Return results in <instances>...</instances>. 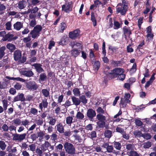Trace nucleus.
<instances>
[{"label":"nucleus","instance_id":"nucleus-1","mask_svg":"<svg viewBox=\"0 0 156 156\" xmlns=\"http://www.w3.org/2000/svg\"><path fill=\"white\" fill-rule=\"evenodd\" d=\"M111 67L109 66H106L104 69L103 73L105 75L104 76V82H106L108 80L116 78L117 76L120 72V69L119 67L110 70Z\"/></svg>","mask_w":156,"mask_h":156},{"label":"nucleus","instance_id":"nucleus-2","mask_svg":"<svg viewBox=\"0 0 156 156\" xmlns=\"http://www.w3.org/2000/svg\"><path fill=\"white\" fill-rule=\"evenodd\" d=\"M122 3H119L116 8L117 14L120 13L122 16H125L128 9V2L126 0H122Z\"/></svg>","mask_w":156,"mask_h":156},{"label":"nucleus","instance_id":"nucleus-3","mask_svg":"<svg viewBox=\"0 0 156 156\" xmlns=\"http://www.w3.org/2000/svg\"><path fill=\"white\" fill-rule=\"evenodd\" d=\"M63 146L66 152L68 154L73 155L75 154V148L72 143L66 141L64 143Z\"/></svg>","mask_w":156,"mask_h":156},{"label":"nucleus","instance_id":"nucleus-4","mask_svg":"<svg viewBox=\"0 0 156 156\" xmlns=\"http://www.w3.org/2000/svg\"><path fill=\"white\" fill-rule=\"evenodd\" d=\"M42 28L40 25H37L34 27L33 30L30 33L31 34V37L35 39L39 36L40 32L41 31Z\"/></svg>","mask_w":156,"mask_h":156},{"label":"nucleus","instance_id":"nucleus-5","mask_svg":"<svg viewBox=\"0 0 156 156\" xmlns=\"http://www.w3.org/2000/svg\"><path fill=\"white\" fill-rule=\"evenodd\" d=\"M96 118L98 120L97 123L98 126L101 128H103L106 124V117L103 115L98 114L96 115Z\"/></svg>","mask_w":156,"mask_h":156},{"label":"nucleus","instance_id":"nucleus-6","mask_svg":"<svg viewBox=\"0 0 156 156\" xmlns=\"http://www.w3.org/2000/svg\"><path fill=\"white\" fill-rule=\"evenodd\" d=\"M101 146L103 148H106V152L108 153H112L116 155L118 154L119 153V151H117L114 150L113 146L109 145V144L107 142L104 143Z\"/></svg>","mask_w":156,"mask_h":156},{"label":"nucleus","instance_id":"nucleus-7","mask_svg":"<svg viewBox=\"0 0 156 156\" xmlns=\"http://www.w3.org/2000/svg\"><path fill=\"white\" fill-rule=\"evenodd\" d=\"M96 115V113L95 110L92 108H89L87 111L86 117L89 120L93 121Z\"/></svg>","mask_w":156,"mask_h":156},{"label":"nucleus","instance_id":"nucleus-8","mask_svg":"<svg viewBox=\"0 0 156 156\" xmlns=\"http://www.w3.org/2000/svg\"><path fill=\"white\" fill-rule=\"evenodd\" d=\"M80 32V30L79 29L70 31L69 33V37L72 40H75L79 37Z\"/></svg>","mask_w":156,"mask_h":156},{"label":"nucleus","instance_id":"nucleus-9","mask_svg":"<svg viewBox=\"0 0 156 156\" xmlns=\"http://www.w3.org/2000/svg\"><path fill=\"white\" fill-rule=\"evenodd\" d=\"M26 87L30 90L34 91L36 90L38 88L37 84L33 81H30L26 83Z\"/></svg>","mask_w":156,"mask_h":156},{"label":"nucleus","instance_id":"nucleus-10","mask_svg":"<svg viewBox=\"0 0 156 156\" xmlns=\"http://www.w3.org/2000/svg\"><path fill=\"white\" fill-rule=\"evenodd\" d=\"M73 2L71 1L67 3L66 7V4L62 5V10L66 12L72 11L73 10Z\"/></svg>","mask_w":156,"mask_h":156},{"label":"nucleus","instance_id":"nucleus-11","mask_svg":"<svg viewBox=\"0 0 156 156\" xmlns=\"http://www.w3.org/2000/svg\"><path fill=\"white\" fill-rule=\"evenodd\" d=\"M27 133H24L21 134L15 133L13 135L12 140L15 141L21 142L26 138Z\"/></svg>","mask_w":156,"mask_h":156},{"label":"nucleus","instance_id":"nucleus-12","mask_svg":"<svg viewBox=\"0 0 156 156\" xmlns=\"http://www.w3.org/2000/svg\"><path fill=\"white\" fill-rule=\"evenodd\" d=\"M32 67H34L36 72L37 74H39L43 72H44V70L42 67V65L41 64L35 63L32 65Z\"/></svg>","mask_w":156,"mask_h":156},{"label":"nucleus","instance_id":"nucleus-13","mask_svg":"<svg viewBox=\"0 0 156 156\" xmlns=\"http://www.w3.org/2000/svg\"><path fill=\"white\" fill-rule=\"evenodd\" d=\"M18 38V37L16 36L14 37L13 34H10L8 33L5 35L4 37V39H3L4 41H8L10 42L13 40H15Z\"/></svg>","mask_w":156,"mask_h":156},{"label":"nucleus","instance_id":"nucleus-14","mask_svg":"<svg viewBox=\"0 0 156 156\" xmlns=\"http://www.w3.org/2000/svg\"><path fill=\"white\" fill-rule=\"evenodd\" d=\"M26 101V98L24 96V94L22 93L19 94L16 96L15 97L12 102H15L18 101Z\"/></svg>","mask_w":156,"mask_h":156},{"label":"nucleus","instance_id":"nucleus-15","mask_svg":"<svg viewBox=\"0 0 156 156\" xmlns=\"http://www.w3.org/2000/svg\"><path fill=\"white\" fill-rule=\"evenodd\" d=\"M14 60L15 61H17L21 59L22 57L21 51L19 50H16L13 54Z\"/></svg>","mask_w":156,"mask_h":156},{"label":"nucleus","instance_id":"nucleus-16","mask_svg":"<svg viewBox=\"0 0 156 156\" xmlns=\"http://www.w3.org/2000/svg\"><path fill=\"white\" fill-rule=\"evenodd\" d=\"M25 69H23L21 71L22 74L24 76L28 77H30L33 76L34 75V73L33 71L31 70H26Z\"/></svg>","mask_w":156,"mask_h":156},{"label":"nucleus","instance_id":"nucleus-17","mask_svg":"<svg viewBox=\"0 0 156 156\" xmlns=\"http://www.w3.org/2000/svg\"><path fill=\"white\" fill-rule=\"evenodd\" d=\"M48 105V103L47 99L46 98H44L42 100L41 102L40 103L39 105L40 109L42 110L43 108H47Z\"/></svg>","mask_w":156,"mask_h":156},{"label":"nucleus","instance_id":"nucleus-18","mask_svg":"<svg viewBox=\"0 0 156 156\" xmlns=\"http://www.w3.org/2000/svg\"><path fill=\"white\" fill-rule=\"evenodd\" d=\"M119 68L120 69V72L117 76L116 78L117 77L119 80L123 81L125 79L126 77V75L123 73L124 72V69L120 68L119 67Z\"/></svg>","mask_w":156,"mask_h":156},{"label":"nucleus","instance_id":"nucleus-19","mask_svg":"<svg viewBox=\"0 0 156 156\" xmlns=\"http://www.w3.org/2000/svg\"><path fill=\"white\" fill-rule=\"evenodd\" d=\"M68 40L69 39L67 37L64 36L62 37L58 43L60 45L63 46L68 44Z\"/></svg>","mask_w":156,"mask_h":156},{"label":"nucleus","instance_id":"nucleus-20","mask_svg":"<svg viewBox=\"0 0 156 156\" xmlns=\"http://www.w3.org/2000/svg\"><path fill=\"white\" fill-rule=\"evenodd\" d=\"M64 126L62 125L61 122H60L58 124L56 125L55 127H57V130L60 133H64Z\"/></svg>","mask_w":156,"mask_h":156},{"label":"nucleus","instance_id":"nucleus-21","mask_svg":"<svg viewBox=\"0 0 156 156\" xmlns=\"http://www.w3.org/2000/svg\"><path fill=\"white\" fill-rule=\"evenodd\" d=\"M23 23L20 22H17L13 25L14 28L17 30H19L23 27Z\"/></svg>","mask_w":156,"mask_h":156},{"label":"nucleus","instance_id":"nucleus-22","mask_svg":"<svg viewBox=\"0 0 156 156\" xmlns=\"http://www.w3.org/2000/svg\"><path fill=\"white\" fill-rule=\"evenodd\" d=\"M30 135L29 136L30 134L27 135V138H30L33 141H35L37 139V134L35 133H34L33 131H31L30 133Z\"/></svg>","mask_w":156,"mask_h":156},{"label":"nucleus","instance_id":"nucleus-23","mask_svg":"<svg viewBox=\"0 0 156 156\" xmlns=\"http://www.w3.org/2000/svg\"><path fill=\"white\" fill-rule=\"evenodd\" d=\"M113 147L117 150H120L122 146L120 142L114 141L113 143Z\"/></svg>","mask_w":156,"mask_h":156},{"label":"nucleus","instance_id":"nucleus-24","mask_svg":"<svg viewBox=\"0 0 156 156\" xmlns=\"http://www.w3.org/2000/svg\"><path fill=\"white\" fill-rule=\"evenodd\" d=\"M72 101L73 104L76 106L79 105L80 104V98H76L75 96H73L71 97Z\"/></svg>","mask_w":156,"mask_h":156},{"label":"nucleus","instance_id":"nucleus-25","mask_svg":"<svg viewBox=\"0 0 156 156\" xmlns=\"http://www.w3.org/2000/svg\"><path fill=\"white\" fill-rule=\"evenodd\" d=\"M47 79V76L45 73L43 72L40 74L39 78L40 81L43 82L45 81Z\"/></svg>","mask_w":156,"mask_h":156},{"label":"nucleus","instance_id":"nucleus-26","mask_svg":"<svg viewBox=\"0 0 156 156\" xmlns=\"http://www.w3.org/2000/svg\"><path fill=\"white\" fill-rule=\"evenodd\" d=\"M90 20L93 23V26L95 27L97 25V22L94 13L93 12L91 13Z\"/></svg>","mask_w":156,"mask_h":156},{"label":"nucleus","instance_id":"nucleus-27","mask_svg":"<svg viewBox=\"0 0 156 156\" xmlns=\"http://www.w3.org/2000/svg\"><path fill=\"white\" fill-rule=\"evenodd\" d=\"M79 98L80 103L82 102L84 105H85L87 103V100L86 98V96L84 95L80 96Z\"/></svg>","mask_w":156,"mask_h":156},{"label":"nucleus","instance_id":"nucleus-28","mask_svg":"<svg viewBox=\"0 0 156 156\" xmlns=\"http://www.w3.org/2000/svg\"><path fill=\"white\" fill-rule=\"evenodd\" d=\"M123 30L124 34L126 36V34H129L130 35L132 34V32L130 29V27L127 28L126 26H125L123 28Z\"/></svg>","mask_w":156,"mask_h":156},{"label":"nucleus","instance_id":"nucleus-29","mask_svg":"<svg viewBox=\"0 0 156 156\" xmlns=\"http://www.w3.org/2000/svg\"><path fill=\"white\" fill-rule=\"evenodd\" d=\"M101 66V63L98 61H96L95 62L93 65V68L95 71H97L99 69Z\"/></svg>","mask_w":156,"mask_h":156},{"label":"nucleus","instance_id":"nucleus-30","mask_svg":"<svg viewBox=\"0 0 156 156\" xmlns=\"http://www.w3.org/2000/svg\"><path fill=\"white\" fill-rule=\"evenodd\" d=\"M27 4V3L25 1H20L18 4V8L20 9H23L25 7Z\"/></svg>","mask_w":156,"mask_h":156},{"label":"nucleus","instance_id":"nucleus-31","mask_svg":"<svg viewBox=\"0 0 156 156\" xmlns=\"http://www.w3.org/2000/svg\"><path fill=\"white\" fill-rule=\"evenodd\" d=\"M6 47L11 52H13V51L16 49L15 45L12 43L8 44L6 45Z\"/></svg>","mask_w":156,"mask_h":156},{"label":"nucleus","instance_id":"nucleus-32","mask_svg":"<svg viewBox=\"0 0 156 156\" xmlns=\"http://www.w3.org/2000/svg\"><path fill=\"white\" fill-rule=\"evenodd\" d=\"M126 149L127 150V151H130L134 150L135 146L133 144H126Z\"/></svg>","mask_w":156,"mask_h":156},{"label":"nucleus","instance_id":"nucleus-33","mask_svg":"<svg viewBox=\"0 0 156 156\" xmlns=\"http://www.w3.org/2000/svg\"><path fill=\"white\" fill-rule=\"evenodd\" d=\"M111 64L115 66H120L122 65V61H112Z\"/></svg>","mask_w":156,"mask_h":156},{"label":"nucleus","instance_id":"nucleus-34","mask_svg":"<svg viewBox=\"0 0 156 156\" xmlns=\"http://www.w3.org/2000/svg\"><path fill=\"white\" fill-rule=\"evenodd\" d=\"M60 28L58 30L59 32L63 33L64 30H65L67 27L66 23L64 22H62L61 23L60 25Z\"/></svg>","mask_w":156,"mask_h":156},{"label":"nucleus","instance_id":"nucleus-35","mask_svg":"<svg viewBox=\"0 0 156 156\" xmlns=\"http://www.w3.org/2000/svg\"><path fill=\"white\" fill-rule=\"evenodd\" d=\"M80 53V52L77 49H74L71 51L72 56L74 57H76L78 56Z\"/></svg>","mask_w":156,"mask_h":156},{"label":"nucleus","instance_id":"nucleus-36","mask_svg":"<svg viewBox=\"0 0 156 156\" xmlns=\"http://www.w3.org/2000/svg\"><path fill=\"white\" fill-rule=\"evenodd\" d=\"M143 147L144 149H148L151 147L152 144L151 142L150 141H148L143 144Z\"/></svg>","mask_w":156,"mask_h":156},{"label":"nucleus","instance_id":"nucleus-37","mask_svg":"<svg viewBox=\"0 0 156 156\" xmlns=\"http://www.w3.org/2000/svg\"><path fill=\"white\" fill-rule=\"evenodd\" d=\"M104 134L105 137L109 138L112 136V132L109 130H106L104 132Z\"/></svg>","mask_w":156,"mask_h":156},{"label":"nucleus","instance_id":"nucleus-38","mask_svg":"<svg viewBox=\"0 0 156 156\" xmlns=\"http://www.w3.org/2000/svg\"><path fill=\"white\" fill-rule=\"evenodd\" d=\"M73 94L74 96L75 97H79L81 95L80 92L78 88H75L73 90Z\"/></svg>","mask_w":156,"mask_h":156},{"label":"nucleus","instance_id":"nucleus-39","mask_svg":"<svg viewBox=\"0 0 156 156\" xmlns=\"http://www.w3.org/2000/svg\"><path fill=\"white\" fill-rule=\"evenodd\" d=\"M6 9V7L4 5V4L0 2V14L2 15L3 14L4 11Z\"/></svg>","mask_w":156,"mask_h":156},{"label":"nucleus","instance_id":"nucleus-40","mask_svg":"<svg viewBox=\"0 0 156 156\" xmlns=\"http://www.w3.org/2000/svg\"><path fill=\"white\" fill-rule=\"evenodd\" d=\"M127 153L129 156H140L139 153L134 150L128 151Z\"/></svg>","mask_w":156,"mask_h":156},{"label":"nucleus","instance_id":"nucleus-41","mask_svg":"<svg viewBox=\"0 0 156 156\" xmlns=\"http://www.w3.org/2000/svg\"><path fill=\"white\" fill-rule=\"evenodd\" d=\"M87 136L93 139L97 136L96 132L95 131H92L90 133H88Z\"/></svg>","mask_w":156,"mask_h":156},{"label":"nucleus","instance_id":"nucleus-42","mask_svg":"<svg viewBox=\"0 0 156 156\" xmlns=\"http://www.w3.org/2000/svg\"><path fill=\"white\" fill-rule=\"evenodd\" d=\"M2 102L3 105V108H4L5 111L7 109L9 105L8 104V101L6 99H4L2 101Z\"/></svg>","mask_w":156,"mask_h":156},{"label":"nucleus","instance_id":"nucleus-43","mask_svg":"<svg viewBox=\"0 0 156 156\" xmlns=\"http://www.w3.org/2000/svg\"><path fill=\"white\" fill-rule=\"evenodd\" d=\"M6 49L5 46L0 48V59H1L5 54V51Z\"/></svg>","mask_w":156,"mask_h":156},{"label":"nucleus","instance_id":"nucleus-44","mask_svg":"<svg viewBox=\"0 0 156 156\" xmlns=\"http://www.w3.org/2000/svg\"><path fill=\"white\" fill-rule=\"evenodd\" d=\"M73 118L72 117L69 116L66 118V122L67 124L69 126L71 125V124L73 122Z\"/></svg>","mask_w":156,"mask_h":156},{"label":"nucleus","instance_id":"nucleus-45","mask_svg":"<svg viewBox=\"0 0 156 156\" xmlns=\"http://www.w3.org/2000/svg\"><path fill=\"white\" fill-rule=\"evenodd\" d=\"M133 134L135 136H137L140 138L141 137H142L143 133H142V132L139 130H136L133 132Z\"/></svg>","mask_w":156,"mask_h":156},{"label":"nucleus","instance_id":"nucleus-46","mask_svg":"<svg viewBox=\"0 0 156 156\" xmlns=\"http://www.w3.org/2000/svg\"><path fill=\"white\" fill-rule=\"evenodd\" d=\"M115 131L117 132L121 133V134L125 133L124 129L119 126H117L116 127L115 129Z\"/></svg>","mask_w":156,"mask_h":156},{"label":"nucleus","instance_id":"nucleus-47","mask_svg":"<svg viewBox=\"0 0 156 156\" xmlns=\"http://www.w3.org/2000/svg\"><path fill=\"white\" fill-rule=\"evenodd\" d=\"M6 147L5 142L2 140H0V148L2 150H5Z\"/></svg>","mask_w":156,"mask_h":156},{"label":"nucleus","instance_id":"nucleus-48","mask_svg":"<svg viewBox=\"0 0 156 156\" xmlns=\"http://www.w3.org/2000/svg\"><path fill=\"white\" fill-rule=\"evenodd\" d=\"M76 118L79 119H83L84 117L83 114L80 112H78L76 115Z\"/></svg>","mask_w":156,"mask_h":156},{"label":"nucleus","instance_id":"nucleus-49","mask_svg":"<svg viewBox=\"0 0 156 156\" xmlns=\"http://www.w3.org/2000/svg\"><path fill=\"white\" fill-rule=\"evenodd\" d=\"M42 92L45 97H48L49 96V91L47 89H43L42 90Z\"/></svg>","mask_w":156,"mask_h":156},{"label":"nucleus","instance_id":"nucleus-50","mask_svg":"<svg viewBox=\"0 0 156 156\" xmlns=\"http://www.w3.org/2000/svg\"><path fill=\"white\" fill-rule=\"evenodd\" d=\"M142 137L146 140H149L151 138V134L148 133H144L143 134Z\"/></svg>","mask_w":156,"mask_h":156},{"label":"nucleus","instance_id":"nucleus-51","mask_svg":"<svg viewBox=\"0 0 156 156\" xmlns=\"http://www.w3.org/2000/svg\"><path fill=\"white\" fill-rule=\"evenodd\" d=\"M96 111L98 114H103L105 113V111L101 107H98L96 109Z\"/></svg>","mask_w":156,"mask_h":156},{"label":"nucleus","instance_id":"nucleus-52","mask_svg":"<svg viewBox=\"0 0 156 156\" xmlns=\"http://www.w3.org/2000/svg\"><path fill=\"white\" fill-rule=\"evenodd\" d=\"M102 53L105 55H106V51L105 50V43L104 40L103 41L102 46Z\"/></svg>","mask_w":156,"mask_h":156},{"label":"nucleus","instance_id":"nucleus-53","mask_svg":"<svg viewBox=\"0 0 156 156\" xmlns=\"http://www.w3.org/2000/svg\"><path fill=\"white\" fill-rule=\"evenodd\" d=\"M31 34H29L27 37L23 38V41L25 43H27L30 41L31 40Z\"/></svg>","mask_w":156,"mask_h":156},{"label":"nucleus","instance_id":"nucleus-54","mask_svg":"<svg viewBox=\"0 0 156 156\" xmlns=\"http://www.w3.org/2000/svg\"><path fill=\"white\" fill-rule=\"evenodd\" d=\"M120 27V25L119 23L117 21H114V29H118Z\"/></svg>","mask_w":156,"mask_h":156},{"label":"nucleus","instance_id":"nucleus-55","mask_svg":"<svg viewBox=\"0 0 156 156\" xmlns=\"http://www.w3.org/2000/svg\"><path fill=\"white\" fill-rule=\"evenodd\" d=\"M37 138L39 137V140H41L43 139L44 134V132L42 131H41L37 132Z\"/></svg>","mask_w":156,"mask_h":156},{"label":"nucleus","instance_id":"nucleus-56","mask_svg":"<svg viewBox=\"0 0 156 156\" xmlns=\"http://www.w3.org/2000/svg\"><path fill=\"white\" fill-rule=\"evenodd\" d=\"M6 26V29L7 30H11V21H9L7 22L5 25Z\"/></svg>","mask_w":156,"mask_h":156},{"label":"nucleus","instance_id":"nucleus-57","mask_svg":"<svg viewBox=\"0 0 156 156\" xmlns=\"http://www.w3.org/2000/svg\"><path fill=\"white\" fill-rule=\"evenodd\" d=\"M56 120L55 118H51V119H50L49 122H48L50 125L51 126L54 125L56 122Z\"/></svg>","mask_w":156,"mask_h":156},{"label":"nucleus","instance_id":"nucleus-58","mask_svg":"<svg viewBox=\"0 0 156 156\" xmlns=\"http://www.w3.org/2000/svg\"><path fill=\"white\" fill-rule=\"evenodd\" d=\"M13 122L14 124L16 126L20 125L21 123V120L18 118L15 119Z\"/></svg>","mask_w":156,"mask_h":156},{"label":"nucleus","instance_id":"nucleus-59","mask_svg":"<svg viewBox=\"0 0 156 156\" xmlns=\"http://www.w3.org/2000/svg\"><path fill=\"white\" fill-rule=\"evenodd\" d=\"M135 123L136 125L138 126H141L143 125V122L140 120L136 119L135 120Z\"/></svg>","mask_w":156,"mask_h":156},{"label":"nucleus","instance_id":"nucleus-60","mask_svg":"<svg viewBox=\"0 0 156 156\" xmlns=\"http://www.w3.org/2000/svg\"><path fill=\"white\" fill-rule=\"evenodd\" d=\"M30 112L34 115H37L38 110L37 109L34 108H31L30 109Z\"/></svg>","mask_w":156,"mask_h":156},{"label":"nucleus","instance_id":"nucleus-61","mask_svg":"<svg viewBox=\"0 0 156 156\" xmlns=\"http://www.w3.org/2000/svg\"><path fill=\"white\" fill-rule=\"evenodd\" d=\"M63 147V146L62 144H59L58 145H57L55 146V149L56 150L60 151L62 150Z\"/></svg>","mask_w":156,"mask_h":156},{"label":"nucleus","instance_id":"nucleus-62","mask_svg":"<svg viewBox=\"0 0 156 156\" xmlns=\"http://www.w3.org/2000/svg\"><path fill=\"white\" fill-rule=\"evenodd\" d=\"M7 86V85L6 82H0V89H4L6 88Z\"/></svg>","mask_w":156,"mask_h":156},{"label":"nucleus","instance_id":"nucleus-63","mask_svg":"<svg viewBox=\"0 0 156 156\" xmlns=\"http://www.w3.org/2000/svg\"><path fill=\"white\" fill-rule=\"evenodd\" d=\"M120 105L122 108H124L126 107V104L122 98L121 99Z\"/></svg>","mask_w":156,"mask_h":156},{"label":"nucleus","instance_id":"nucleus-64","mask_svg":"<svg viewBox=\"0 0 156 156\" xmlns=\"http://www.w3.org/2000/svg\"><path fill=\"white\" fill-rule=\"evenodd\" d=\"M37 53V50L35 49L32 50L30 51V55L31 57L35 56Z\"/></svg>","mask_w":156,"mask_h":156}]
</instances>
